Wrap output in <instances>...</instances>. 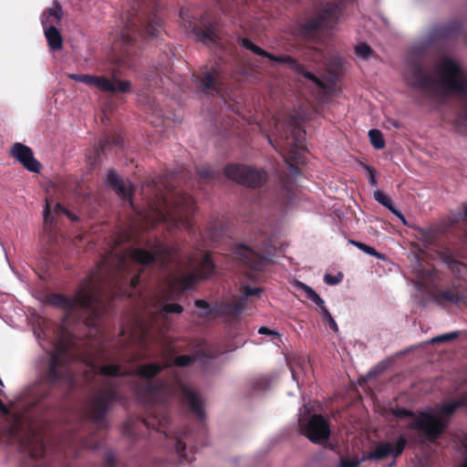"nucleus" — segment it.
<instances>
[{
  "instance_id": "obj_1",
  "label": "nucleus",
  "mask_w": 467,
  "mask_h": 467,
  "mask_svg": "<svg viewBox=\"0 0 467 467\" xmlns=\"http://www.w3.org/2000/svg\"><path fill=\"white\" fill-rule=\"evenodd\" d=\"M174 249L167 244L156 241L150 245V250L133 249L132 251H111L109 258L105 259L99 270L87 278L72 297L60 294H50L47 296V303L63 309L69 315H77L81 317L84 313H89L94 317H99L104 309L101 299L103 290L106 287L118 288L117 295L127 294L121 285L129 282L130 287H135L139 282V275L132 274L129 279L127 275L133 272L135 265H146L153 261H161L164 264L173 257Z\"/></svg>"
},
{
  "instance_id": "obj_2",
  "label": "nucleus",
  "mask_w": 467,
  "mask_h": 467,
  "mask_svg": "<svg viewBox=\"0 0 467 467\" xmlns=\"http://www.w3.org/2000/svg\"><path fill=\"white\" fill-rule=\"evenodd\" d=\"M162 364L150 363L140 367L137 371V378L140 381H144L141 386L136 383L135 391L152 405L164 404L173 396H180L188 405L190 410L195 416L203 420L205 412L203 410L204 400L201 394L196 391L188 383L182 379L176 378L172 382H161L152 384L150 379L157 375L163 368L175 364L178 367H185L190 365L196 357L194 356H180L174 358V349L171 346L161 347Z\"/></svg>"
},
{
  "instance_id": "obj_3",
  "label": "nucleus",
  "mask_w": 467,
  "mask_h": 467,
  "mask_svg": "<svg viewBox=\"0 0 467 467\" xmlns=\"http://www.w3.org/2000/svg\"><path fill=\"white\" fill-rule=\"evenodd\" d=\"M406 83L431 97L450 93L467 95V70L451 57H441L433 68L411 57L404 74Z\"/></svg>"
},
{
  "instance_id": "obj_4",
  "label": "nucleus",
  "mask_w": 467,
  "mask_h": 467,
  "mask_svg": "<svg viewBox=\"0 0 467 467\" xmlns=\"http://www.w3.org/2000/svg\"><path fill=\"white\" fill-rule=\"evenodd\" d=\"M50 345L51 348H48L40 342V346L46 351L47 365L43 379L28 389L27 402L32 405L47 397L51 386L60 383L71 386L74 382V374L68 367L72 358L69 353V336L58 338L55 342H51Z\"/></svg>"
},
{
  "instance_id": "obj_5",
  "label": "nucleus",
  "mask_w": 467,
  "mask_h": 467,
  "mask_svg": "<svg viewBox=\"0 0 467 467\" xmlns=\"http://www.w3.org/2000/svg\"><path fill=\"white\" fill-rule=\"evenodd\" d=\"M466 405L467 400L462 398L441 406L429 408L419 413L402 408L392 410V413L400 422H402L410 430L422 434L427 439H435L447 428L455 410Z\"/></svg>"
},
{
  "instance_id": "obj_6",
  "label": "nucleus",
  "mask_w": 467,
  "mask_h": 467,
  "mask_svg": "<svg viewBox=\"0 0 467 467\" xmlns=\"http://www.w3.org/2000/svg\"><path fill=\"white\" fill-rule=\"evenodd\" d=\"M87 374L99 378L104 387L92 398L88 407V417L95 422H101L111 406L121 400L118 391L119 378L130 373L129 370H122L114 364L101 365L93 359L88 360ZM89 376L87 375V378Z\"/></svg>"
},
{
  "instance_id": "obj_7",
  "label": "nucleus",
  "mask_w": 467,
  "mask_h": 467,
  "mask_svg": "<svg viewBox=\"0 0 467 467\" xmlns=\"http://www.w3.org/2000/svg\"><path fill=\"white\" fill-rule=\"evenodd\" d=\"M274 140L269 143L280 152L290 170L296 171L295 165L304 162L305 131L299 125L298 118L291 115H278L274 119Z\"/></svg>"
},
{
  "instance_id": "obj_8",
  "label": "nucleus",
  "mask_w": 467,
  "mask_h": 467,
  "mask_svg": "<svg viewBox=\"0 0 467 467\" xmlns=\"http://www.w3.org/2000/svg\"><path fill=\"white\" fill-rule=\"evenodd\" d=\"M10 433L19 441L22 450L27 451L32 458L42 457L46 451L44 438L32 423L30 417L17 410L10 416Z\"/></svg>"
},
{
  "instance_id": "obj_9",
  "label": "nucleus",
  "mask_w": 467,
  "mask_h": 467,
  "mask_svg": "<svg viewBox=\"0 0 467 467\" xmlns=\"http://www.w3.org/2000/svg\"><path fill=\"white\" fill-rule=\"evenodd\" d=\"M240 44L243 47L251 50L253 53L268 57L272 61L276 62H282V63H287L290 65L291 68L302 75L305 78L309 80L312 85L317 89L318 92L324 94L325 96H330L334 93V84H335V78L331 77L327 80L321 79L317 77H316L311 72L307 71L304 65L298 63L292 57L288 56H282V57H275L271 55L270 53L265 51L255 44H254L250 39L248 38H242L240 40Z\"/></svg>"
},
{
  "instance_id": "obj_10",
  "label": "nucleus",
  "mask_w": 467,
  "mask_h": 467,
  "mask_svg": "<svg viewBox=\"0 0 467 467\" xmlns=\"http://www.w3.org/2000/svg\"><path fill=\"white\" fill-rule=\"evenodd\" d=\"M162 207H155L152 213L159 220L168 216L172 226L190 230V218L194 213V201L190 195H178L172 202L165 199L160 200Z\"/></svg>"
},
{
  "instance_id": "obj_11",
  "label": "nucleus",
  "mask_w": 467,
  "mask_h": 467,
  "mask_svg": "<svg viewBox=\"0 0 467 467\" xmlns=\"http://www.w3.org/2000/svg\"><path fill=\"white\" fill-rule=\"evenodd\" d=\"M169 297L163 296L161 299L156 300L154 306L147 310L149 320L139 321L138 328L132 336V340L138 341V344L144 345L146 341L151 337L152 329L158 327V319L163 317L167 314H179L182 312V306L179 304L169 303Z\"/></svg>"
},
{
  "instance_id": "obj_12",
  "label": "nucleus",
  "mask_w": 467,
  "mask_h": 467,
  "mask_svg": "<svg viewBox=\"0 0 467 467\" xmlns=\"http://www.w3.org/2000/svg\"><path fill=\"white\" fill-rule=\"evenodd\" d=\"M188 273H181L170 284L171 290L184 291L192 286L198 280L209 277L214 265L209 254L193 255L188 258Z\"/></svg>"
},
{
  "instance_id": "obj_13",
  "label": "nucleus",
  "mask_w": 467,
  "mask_h": 467,
  "mask_svg": "<svg viewBox=\"0 0 467 467\" xmlns=\"http://www.w3.org/2000/svg\"><path fill=\"white\" fill-rule=\"evenodd\" d=\"M224 174L228 179L249 187H259L266 181V173L264 170L236 164L226 166Z\"/></svg>"
},
{
  "instance_id": "obj_14",
  "label": "nucleus",
  "mask_w": 467,
  "mask_h": 467,
  "mask_svg": "<svg viewBox=\"0 0 467 467\" xmlns=\"http://www.w3.org/2000/svg\"><path fill=\"white\" fill-rule=\"evenodd\" d=\"M339 11L338 4L327 3L321 15L303 25V33L310 36L321 29L331 28L338 18Z\"/></svg>"
},
{
  "instance_id": "obj_15",
  "label": "nucleus",
  "mask_w": 467,
  "mask_h": 467,
  "mask_svg": "<svg viewBox=\"0 0 467 467\" xmlns=\"http://www.w3.org/2000/svg\"><path fill=\"white\" fill-rule=\"evenodd\" d=\"M234 254L245 265L254 270H262L267 263L265 257L267 247L265 245L259 246L257 244H254L251 247L239 244L234 248Z\"/></svg>"
},
{
  "instance_id": "obj_16",
  "label": "nucleus",
  "mask_w": 467,
  "mask_h": 467,
  "mask_svg": "<svg viewBox=\"0 0 467 467\" xmlns=\"http://www.w3.org/2000/svg\"><path fill=\"white\" fill-rule=\"evenodd\" d=\"M303 434L314 443L327 441L330 435L328 422L320 415H313L310 420L302 426Z\"/></svg>"
},
{
  "instance_id": "obj_17",
  "label": "nucleus",
  "mask_w": 467,
  "mask_h": 467,
  "mask_svg": "<svg viewBox=\"0 0 467 467\" xmlns=\"http://www.w3.org/2000/svg\"><path fill=\"white\" fill-rule=\"evenodd\" d=\"M407 444V440L404 437H400L394 442H384L377 444L374 449L363 455L362 461L368 460H383L388 456L396 458L404 450Z\"/></svg>"
},
{
  "instance_id": "obj_18",
  "label": "nucleus",
  "mask_w": 467,
  "mask_h": 467,
  "mask_svg": "<svg viewBox=\"0 0 467 467\" xmlns=\"http://www.w3.org/2000/svg\"><path fill=\"white\" fill-rule=\"evenodd\" d=\"M10 154L29 171L39 172L41 164L35 159L33 151L29 147L23 143L16 142L12 146Z\"/></svg>"
},
{
  "instance_id": "obj_19",
  "label": "nucleus",
  "mask_w": 467,
  "mask_h": 467,
  "mask_svg": "<svg viewBox=\"0 0 467 467\" xmlns=\"http://www.w3.org/2000/svg\"><path fill=\"white\" fill-rule=\"evenodd\" d=\"M91 86L97 88L100 91L110 93H128L131 89V83L130 81L119 80L116 78L109 79L103 76H93Z\"/></svg>"
},
{
  "instance_id": "obj_20",
  "label": "nucleus",
  "mask_w": 467,
  "mask_h": 467,
  "mask_svg": "<svg viewBox=\"0 0 467 467\" xmlns=\"http://www.w3.org/2000/svg\"><path fill=\"white\" fill-rule=\"evenodd\" d=\"M260 292L261 288L259 287L245 286L239 297L233 299L225 306V314L234 318L238 317L248 305V296H258Z\"/></svg>"
},
{
  "instance_id": "obj_21",
  "label": "nucleus",
  "mask_w": 467,
  "mask_h": 467,
  "mask_svg": "<svg viewBox=\"0 0 467 467\" xmlns=\"http://www.w3.org/2000/svg\"><path fill=\"white\" fill-rule=\"evenodd\" d=\"M144 424L148 429L162 430L161 431L165 436L170 435V431L167 429L169 417L166 411L161 408H153L145 419Z\"/></svg>"
},
{
  "instance_id": "obj_22",
  "label": "nucleus",
  "mask_w": 467,
  "mask_h": 467,
  "mask_svg": "<svg viewBox=\"0 0 467 467\" xmlns=\"http://www.w3.org/2000/svg\"><path fill=\"white\" fill-rule=\"evenodd\" d=\"M172 435L171 443L181 463L192 462L193 452L186 446V432L184 431H175Z\"/></svg>"
},
{
  "instance_id": "obj_23",
  "label": "nucleus",
  "mask_w": 467,
  "mask_h": 467,
  "mask_svg": "<svg viewBox=\"0 0 467 467\" xmlns=\"http://www.w3.org/2000/svg\"><path fill=\"white\" fill-rule=\"evenodd\" d=\"M106 183L111 187L116 193L124 201H129L130 205L131 185L129 182L122 181L114 171H109L106 177Z\"/></svg>"
},
{
  "instance_id": "obj_24",
  "label": "nucleus",
  "mask_w": 467,
  "mask_h": 467,
  "mask_svg": "<svg viewBox=\"0 0 467 467\" xmlns=\"http://www.w3.org/2000/svg\"><path fill=\"white\" fill-rule=\"evenodd\" d=\"M138 30L150 37H157L159 35V29L152 24H145L142 21H135L134 19H129V25L126 26L123 32V38L126 42L131 40V36L129 35L130 30Z\"/></svg>"
},
{
  "instance_id": "obj_25",
  "label": "nucleus",
  "mask_w": 467,
  "mask_h": 467,
  "mask_svg": "<svg viewBox=\"0 0 467 467\" xmlns=\"http://www.w3.org/2000/svg\"><path fill=\"white\" fill-rule=\"evenodd\" d=\"M62 17V8L60 5L55 1L53 5L44 11L41 16V24L43 29L55 28L60 23Z\"/></svg>"
},
{
  "instance_id": "obj_26",
  "label": "nucleus",
  "mask_w": 467,
  "mask_h": 467,
  "mask_svg": "<svg viewBox=\"0 0 467 467\" xmlns=\"http://www.w3.org/2000/svg\"><path fill=\"white\" fill-rule=\"evenodd\" d=\"M157 206H160L161 208L163 209L160 200L157 202L154 201V202H150L148 204V207L140 214V220L141 221V223L145 224V225H142V228L148 227L150 225L153 226V225H155L159 223H162V222H165L169 225L172 226L168 216L166 217V219L159 220L156 217V215L152 213V210Z\"/></svg>"
},
{
  "instance_id": "obj_27",
  "label": "nucleus",
  "mask_w": 467,
  "mask_h": 467,
  "mask_svg": "<svg viewBox=\"0 0 467 467\" xmlns=\"http://www.w3.org/2000/svg\"><path fill=\"white\" fill-rule=\"evenodd\" d=\"M459 30L457 24H451L447 26H438L434 27L430 36V41L440 38H446L453 36Z\"/></svg>"
},
{
  "instance_id": "obj_28",
  "label": "nucleus",
  "mask_w": 467,
  "mask_h": 467,
  "mask_svg": "<svg viewBox=\"0 0 467 467\" xmlns=\"http://www.w3.org/2000/svg\"><path fill=\"white\" fill-rule=\"evenodd\" d=\"M43 30L50 50H60L62 48V36L59 30L57 27Z\"/></svg>"
},
{
  "instance_id": "obj_29",
  "label": "nucleus",
  "mask_w": 467,
  "mask_h": 467,
  "mask_svg": "<svg viewBox=\"0 0 467 467\" xmlns=\"http://www.w3.org/2000/svg\"><path fill=\"white\" fill-rule=\"evenodd\" d=\"M373 196L378 202L388 208L392 213L399 217L404 224H406V220L403 214L393 206L390 199L384 192L377 190L374 192Z\"/></svg>"
},
{
  "instance_id": "obj_30",
  "label": "nucleus",
  "mask_w": 467,
  "mask_h": 467,
  "mask_svg": "<svg viewBox=\"0 0 467 467\" xmlns=\"http://www.w3.org/2000/svg\"><path fill=\"white\" fill-rule=\"evenodd\" d=\"M216 71H206L203 73L202 78L200 79L201 87L205 91H218L220 89L219 84L216 80Z\"/></svg>"
},
{
  "instance_id": "obj_31",
  "label": "nucleus",
  "mask_w": 467,
  "mask_h": 467,
  "mask_svg": "<svg viewBox=\"0 0 467 467\" xmlns=\"http://www.w3.org/2000/svg\"><path fill=\"white\" fill-rule=\"evenodd\" d=\"M192 30L195 33L198 41H201L204 44L215 43L218 39L215 28L212 26H209L207 28L202 30L196 28H193Z\"/></svg>"
},
{
  "instance_id": "obj_32",
  "label": "nucleus",
  "mask_w": 467,
  "mask_h": 467,
  "mask_svg": "<svg viewBox=\"0 0 467 467\" xmlns=\"http://www.w3.org/2000/svg\"><path fill=\"white\" fill-rule=\"evenodd\" d=\"M296 286L297 290L301 291L307 299L311 300L313 303L319 306L321 308L325 306L324 300L319 296L318 294L316 293V291L312 287L301 282H297L296 284Z\"/></svg>"
},
{
  "instance_id": "obj_33",
  "label": "nucleus",
  "mask_w": 467,
  "mask_h": 467,
  "mask_svg": "<svg viewBox=\"0 0 467 467\" xmlns=\"http://www.w3.org/2000/svg\"><path fill=\"white\" fill-rule=\"evenodd\" d=\"M368 138L371 145L377 149L381 150L385 147V140L383 139V135L379 130H370L368 131Z\"/></svg>"
},
{
  "instance_id": "obj_34",
  "label": "nucleus",
  "mask_w": 467,
  "mask_h": 467,
  "mask_svg": "<svg viewBox=\"0 0 467 467\" xmlns=\"http://www.w3.org/2000/svg\"><path fill=\"white\" fill-rule=\"evenodd\" d=\"M440 297L443 300L450 301L455 304L460 303L463 299V296L453 291H444L440 294Z\"/></svg>"
},
{
  "instance_id": "obj_35",
  "label": "nucleus",
  "mask_w": 467,
  "mask_h": 467,
  "mask_svg": "<svg viewBox=\"0 0 467 467\" xmlns=\"http://www.w3.org/2000/svg\"><path fill=\"white\" fill-rule=\"evenodd\" d=\"M356 55L360 58H368L371 55V48L364 43H359L355 48Z\"/></svg>"
},
{
  "instance_id": "obj_36",
  "label": "nucleus",
  "mask_w": 467,
  "mask_h": 467,
  "mask_svg": "<svg viewBox=\"0 0 467 467\" xmlns=\"http://www.w3.org/2000/svg\"><path fill=\"white\" fill-rule=\"evenodd\" d=\"M352 244H354L356 247L366 253L367 254L373 255L376 257H380L379 254L375 250V248L368 246L363 243L356 242V241H349Z\"/></svg>"
},
{
  "instance_id": "obj_37",
  "label": "nucleus",
  "mask_w": 467,
  "mask_h": 467,
  "mask_svg": "<svg viewBox=\"0 0 467 467\" xmlns=\"http://www.w3.org/2000/svg\"><path fill=\"white\" fill-rule=\"evenodd\" d=\"M69 78L71 79H74L75 81H78V82H81V83H84V84H87V85H89V86L92 85L93 75H88V74H83V75L70 74Z\"/></svg>"
},
{
  "instance_id": "obj_38",
  "label": "nucleus",
  "mask_w": 467,
  "mask_h": 467,
  "mask_svg": "<svg viewBox=\"0 0 467 467\" xmlns=\"http://www.w3.org/2000/svg\"><path fill=\"white\" fill-rule=\"evenodd\" d=\"M195 306L200 309L198 313L200 317H206L210 314V307L206 301L198 299L195 301Z\"/></svg>"
},
{
  "instance_id": "obj_39",
  "label": "nucleus",
  "mask_w": 467,
  "mask_h": 467,
  "mask_svg": "<svg viewBox=\"0 0 467 467\" xmlns=\"http://www.w3.org/2000/svg\"><path fill=\"white\" fill-rule=\"evenodd\" d=\"M457 337H458V332L447 333V334H443V335L432 337L430 340V343L433 344V343L444 342V341L453 339Z\"/></svg>"
},
{
  "instance_id": "obj_40",
  "label": "nucleus",
  "mask_w": 467,
  "mask_h": 467,
  "mask_svg": "<svg viewBox=\"0 0 467 467\" xmlns=\"http://www.w3.org/2000/svg\"><path fill=\"white\" fill-rule=\"evenodd\" d=\"M342 278H343V276H342L341 274H338V275H330V274H326L324 275L325 283L329 285H335L339 284L342 281Z\"/></svg>"
},
{
  "instance_id": "obj_41",
  "label": "nucleus",
  "mask_w": 467,
  "mask_h": 467,
  "mask_svg": "<svg viewBox=\"0 0 467 467\" xmlns=\"http://www.w3.org/2000/svg\"><path fill=\"white\" fill-rule=\"evenodd\" d=\"M321 310L324 315V318H326L328 321L330 327L334 331H337V329H338L336 321L334 320L333 317L331 316V314L329 313L328 309L326 307V306H323L321 308Z\"/></svg>"
},
{
  "instance_id": "obj_42",
  "label": "nucleus",
  "mask_w": 467,
  "mask_h": 467,
  "mask_svg": "<svg viewBox=\"0 0 467 467\" xmlns=\"http://www.w3.org/2000/svg\"><path fill=\"white\" fill-rule=\"evenodd\" d=\"M54 213L56 214L65 213L70 220H76V216L73 215L70 212H68L66 208H64L60 203H56L54 207Z\"/></svg>"
},
{
  "instance_id": "obj_43",
  "label": "nucleus",
  "mask_w": 467,
  "mask_h": 467,
  "mask_svg": "<svg viewBox=\"0 0 467 467\" xmlns=\"http://www.w3.org/2000/svg\"><path fill=\"white\" fill-rule=\"evenodd\" d=\"M361 462H363L362 459L361 460H358L357 458L347 459V460H341L339 465H340V467H358Z\"/></svg>"
},
{
  "instance_id": "obj_44",
  "label": "nucleus",
  "mask_w": 467,
  "mask_h": 467,
  "mask_svg": "<svg viewBox=\"0 0 467 467\" xmlns=\"http://www.w3.org/2000/svg\"><path fill=\"white\" fill-rule=\"evenodd\" d=\"M52 222H53V217L51 216V209H50L48 202H47V205L44 210V223L46 224H47V223H52Z\"/></svg>"
},
{
  "instance_id": "obj_45",
  "label": "nucleus",
  "mask_w": 467,
  "mask_h": 467,
  "mask_svg": "<svg viewBox=\"0 0 467 467\" xmlns=\"http://www.w3.org/2000/svg\"><path fill=\"white\" fill-rule=\"evenodd\" d=\"M367 171H368V182L372 186H376L377 182L375 178L374 169L370 166L366 167Z\"/></svg>"
},
{
  "instance_id": "obj_46",
  "label": "nucleus",
  "mask_w": 467,
  "mask_h": 467,
  "mask_svg": "<svg viewBox=\"0 0 467 467\" xmlns=\"http://www.w3.org/2000/svg\"><path fill=\"white\" fill-rule=\"evenodd\" d=\"M200 174L202 177L208 178L213 176V171L210 168H203L200 171Z\"/></svg>"
},
{
  "instance_id": "obj_47",
  "label": "nucleus",
  "mask_w": 467,
  "mask_h": 467,
  "mask_svg": "<svg viewBox=\"0 0 467 467\" xmlns=\"http://www.w3.org/2000/svg\"><path fill=\"white\" fill-rule=\"evenodd\" d=\"M130 235L129 234H127V233H126V234H124V236H123V237H120L117 242H118V244H120V243H122V242H126V241L128 242V241H130Z\"/></svg>"
},
{
  "instance_id": "obj_48",
  "label": "nucleus",
  "mask_w": 467,
  "mask_h": 467,
  "mask_svg": "<svg viewBox=\"0 0 467 467\" xmlns=\"http://www.w3.org/2000/svg\"><path fill=\"white\" fill-rule=\"evenodd\" d=\"M291 373H292V377L295 380H296V384L298 385V379H297V371L296 369L294 368V367H291Z\"/></svg>"
},
{
  "instance_id": "obj_49",
  "label": "nucleus",
  "mask_w": 467,
  "mask_h": 467,
  "mask_svg": "<svg viewBox=\"0 0 467 467\" xmlns=\"http://www.w3.org/2000/svg\"><path fill=\"white\" fill-rule=\"evenodd\" d=\"M171 294H172V291H170V294L164 293L161 296H159L158 298L152 299V306H154V303L156 302V300L161 299L163 296H168L169 300H170L171 298Z\"/></svg>"
},
{
  "instance_id": "obj_50",
  "label": "nucleus",
  "mask_w": 467,
  "mask_h": 467,
  "mask_svg": "<svg viewBox=\"0 0 467 467\" xmlns=\"http://www.w3.org/2000/svg\"><path fill=\"white\" fill-rule=\"evenodd\" d=\"M258 332H259L260 334H263V335H265V334H270V333H271V331H270L267 327H260V328H259V330H258Z\"/></svg>"
},
{
  "instance_id": "obj_51",
  "label": "nucleus",
  "mask_w": 467,
  "mask_h": 467,
  "mask_svg": "<svg viewBox=\"0 0 467 467\" xmlns=\"http://www.w3.org/2000/svg\"><path fill=\"white\" fill-rule=\"evenodd\" d=\"M133 19H134L135 21H140H140L144 22L146 25H147V24H150V22H146L145 20H143V19H141V18H133ZM150 24H152V25H153V24H157V23H156V21H153V23H152V22H150Z\"/></svg>"
},
{
  "instance_id": "obj_52",
  "label": "nucleus",
  "mask_w": 467,
  "mask_h": 467,
  "mask_svg": "<svg viewBox=\"0 0 467 467\" xmlns=\"http://www.w3.org/2000/svg\"><path fill=\"white\" fill-rule=\"evenodd\" d=\"M464 216L467 218V204L464 207Z\"/></svg>"
},
{
  "instance_id": "obj_53",
  "label": "nucleus",
  "mask_w": 467,
  "mask_h": 467,
  "mask_svg": "<svg viewBox=\"0 0 467 467\" xmlns=\"http://www.w3.org/2000/svg\"><path fill=\"white\" fill-rule=\"evenodd\" d=\"M301 362H304V363H305L306 361H305V359H301V358H300V359L298 360V365H301Z\"/></svg>"
},
{
  "instance_id": "obj_54",
  "label": "nucleus",
  "mask_w": 467,
  "mask_h": 467,
  "mask_svg": "<svg viewBox=\"0 0 467 467\" xmlns=\"http://www.w3.org/2000/svg\"><path fill=\"white\" fill-rule=\"evenodd\" d=\"M464 121L466 122L467 124V110H466V113H465V116H464Z\"/></svg>"
},
{
  "instance_id": "obj_55",
  "label": "nucleus",
  "mask_w": 467,
  "mask_h": 467,
  "mask_svg": "<svg viewBox=\"0 0 467 467\" xmlns=\"http://www.w3.org/2000/svg\"><path fill=\"white\" fill-rule=\"evenodd\" d=\"M0 386H4V383L1 379H0Z\"/></svg>"
},
{
  "instance_id": "obj_56",
  "label": "nucleus",
  "mask_w": 467,
  "mask_h": 467,
  "mask_svg": "<svg viewBox=\"0 0 467 467\" xmlns=\"http://www.w3.org/2000/svg\"><path fill=\"white\" fill-rule=\"evenodd\" d=\"M393 125H394L395 127H397V128L399 127V124H398V123H396V122H395V123H393Z\"/></svg>"
}]
</instances>
